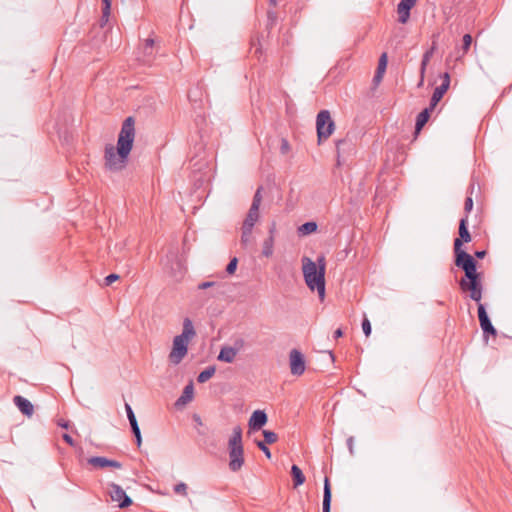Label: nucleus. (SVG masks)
<instances>
[{
  "label": "nucleus",
  "mask_w": 512,
  "mask_h": 512,
  "mask_svg": "<svg viewBox=\"0 0 512 512\" xmlns=\"http://www.w3.org/2000/svg\"><path fill=\"white\" fill-rule=\"evenodd\" d=\"M135 119L127 117L121 126L116 146L105 147V166L111 171L123 170L127 163L135 140Z\"/></svg>",
  "instance_id": "f257e3e1"
},
{
  "label": "nucleus",
  "mask_w": 512,
  "mask_h": 512,
  "mask_svg": "<svg viewBox=\"0 0 512 512\" xmlns=\"http://www.w3.org/2000/svg\"><path fill=\"white\" fill-rule=\"evenodd\" d=\"M455 265L465 273V277L459 281L461 290L469 292V297L479 304L482 299L483 286L481 273L477 272L476 260L459 261Z\"/></svg>",
  "instance_id": "f03ea898"
},
{
  "label": "nucleus",
  "mask_w": 512,
  "mask_h": 512,
  "mask_svg": "<svg viewBox=\"0 0 512 512\" xmlns=\"http://www.w3.org/2000/svg\"><path fill=\"white\" fill-rule=\"evenodd\" d=\"M196 336L193 323L190 318H184L181 334L173 339L172 349L169 353V361L178 365L187 355L188 344Z\"/></svg>",
  "instance_id": "7ed1b4c3"
},
{
  "label": "nucleus",
  "mask_w": 512,
  "mask_h": 512,
  "mask_svg": "<svg viewBox=\"0 0 512 512\" xmlns=\"http://www.w3.org/2000/svg\"><path fill=\"white\" fill-rule=\"evenodd\" d=\"M302 271L305 283L311 291H317L321 301L325 298V274L323 268L317 269L315 261L309 257L302 258Z\"/></svg>",
  "instance_id": "20e7f679"
},
{
  "label": "nucleus",
  "mask_w": 512,
  "mask_h": 512,
  "mask_svg": "<svg viewBox=\"0 0 512 512\" xmlns=\"http://www.w3.org/2000/svg\"><path fill=\"white\" fill-rule=\"evenodd\" d=\"M229 469L233 472L239 471L244 464V449L242 444V429L240 426L233 428L232 435L228 441Z\"/></svg>",
  "instance_id": "39448f33"
},
{
  "label": "nucleus",
  "mask_w": 512,
  "mask_h": 512,
  "mask_svg": "<svg viewBox=\"0 0 512 512\" xmlns=\"http://www.w3.org/2000/svg\"><path fill=\"white\" fill-rule=\"evenodd\" d=\"M458 233L459 237L454 240L455 263H459V261L475 260L469 253L462 249L463 243H468L472 239L468 230L467 215L460 219Z\"/></svg>",
  "instance_id": "423d86ee"
},
{
  "label": "nucleus",
  "mask_w": 512,
  "mask_h": 512,
  "mask_svg": "<svg viewBox=\"0 0 512 512\" xmlns=\"http://www.w3.org/2000/svg\"><path fill=\"white\" fill-rule=\"evenodd\" d=\"M318 144L327 140L335 130V123L328 110H321L316 117Z\"/></svg>",
  "instance_id": "0eeeda50"
},
{
  "label": "nucleus",
  "mask_w": 512,
  "mask_h": 512,
  "mask_svg": "<svg viewBox=\"0 0 512 512\" xmlns=\"http://www.w3.org/2000/svg\"><path fill=\"white\" fill-rule=\"evenodd\" d=\"M109 494L112 501L117 502L120 508L129 507L132 504V499L126 494L122 487L118 484H109Z\"/></svg>",
  "instance_id": "6e6552de"
},
{
  "label": "nucleus",
  "mask_w": 512,
  "mask_h": 512,
  "mask_svg": "<svg viewBox=\"0 0 512 512\" xmlns=\"http://www.w3.org/2000/svg\"><path fill=\"white\" fill-rule=\"evenodd\" d=\"M478 318L480 327L483 331V336L487 338V336L491 335L495 337L497 335V330L492 325L490 318L486 312L485 306L481 303L478 304Z\"/></svg>",
  "instance_id": "1a4fd4ad"
},
{
  "label": "nucleus",
  "mask_w": 512,
  "mask_h": 512,
  "mask_svg": "<svg viewBox=\"0 0 512 512\" xmlns=\"http://www.w3.org/2000/svg\"><path fill=\"white\" fill-rule=\"evenodd\" d=\"M290 370L292 375L300 376L305 371V360L303 354L297 350L292 349L289 354Z\"/></svg>",
  "instance_id": "9d476101"
},
{
  "label": "nucleus",
  "mask_w": 512,
  "mask_h": 512,
  "mask_svg": "<svg viewBox=\"0 0 512 512\" xmlns=\"http://www.w3.org/2000/svg\"><path fill=\"white\" fill-rule=\"evenodd\" d=\"M383 75H384V52L379 56V59H378V66H377L375 75L372 79V83H371V86H370V89L368 92L370 97L377 96V89L382 82Z\"/></svg>",
  "instance_id": "9b49d317"
},
{
  "label": "nucleus",
  "mask_w": 512,
  "mask_h": 512,
  "mask_svg": "<svg viewBox=\"0 0 512 512\" xmlns=\"http://www.w3.org/2000/svg\"><path fill=\"white\" fill-rule=\"evenodd\" d=\"M417 0H401L397 6L398 21L405 24L410 17V10L415 6Z\"/></svg>",
  "instance_id": "f8f14e48"
},
{
  "label": "nucleus",
  "mask_w": 512,
  "mask_h": 512,
  "mask_svg": "<svg viewBox=\"0 0 512 512\" xmlns=\"http://www.w3.org/2000/svg\"><path fill=\"white\" fill-rule=\"evenodd\" d=\"M88 463L95 468L112 467L120 469L122 464L116 460H110L102 456H94L88 459Z\"/></svg>",
  "instance_id": "ddd939ff"
},
{
  "label": "nucleus",
  "mask_w": 512,
  "mask_h": 512,
  "mask_svg": "<svg viewBox=\"0 0 512 512\" xmlns=\"http://www.w3.org/2000/svg\"><path fill=\"white\" fill-rule=\"evenodd\" d=\"M267 414L263 410H256L252 413L248 425L250 430H259L267 423Z\"/></svg>",
  "instance_id": "4468645a"
},
{
  "label": "nucleus",
  "mask_w": 512,
  "mask_h": 512,
  "mask_svg": "<svg viewBox=\"0 0 512 512\" xmlns=\"http://www.w3.org/2000/svg\"><path fill=\"white\" fill-rule=\"evenodd\" d=\"M238 351H239V347L224 346L221 348L217 358L219 361H223L226 363H232L235 360V358L238 354Z\"/></svg>",
  "instance_id": "2eb2a0df"
},
{
  "label": "nucleus",
  "mask_w": 512,
  "mask_h": 512,
  "mask_svg": "<svg viewBox=\"0 0 512 512\" xmlns=\"http://www.w3.org/2000/svg\"><path fill=\"white\" fill-rule=\"evenodd\" d=\"M331 500H332V492H331L330 480L328 477H325L324 488H323V503H322L323 512H330Z\"/></svg>",
  "instance_id": "dca6fc26"
},
{
  "label": "nucleus",
  "mask_w": 512,
  "mask_h": 512,
  "mask_svg": "<svg viewBox=\"0 0 512 512\" xmlns=\"http://www.w3.org/2000/svg\"><path fill=\"white\" fill-rule=\"evenodd\" d=\"M260 218L259 208L251 207L243 221L242 227L252 229Z\"/></svg>",
  "instance_id": "f3484780"
},
{
  "label": "nucleus",
  "mask_w": 512,
  "mask_h": 512,
  "mask_svg": "<svg viewBox=\"0 0 512 512\" xmlns=\"http://www.w3.org/2000/svg\"><path fill=\"white\" fill-rule=\"evenodd\" d=\"M14 403L24 415L31 416L33 414L34 408L28 399L18 395L14 397Z\"/></svg>",
  "instance_id": "a211bd4d"
},
{
  "label": "nucleus",
  "mask_w": 512,
  "mask_h": 512,
  "mask_svg": "<svg viewBox=\"0 0 512 512\" xmlns=\"http://www.w3.org/2000/svg\"><path fill=\"white\" fill-rule=\"evenodd\" d=\"M433 110H434V108L429 106L418 114L417 119H416V124H415L416 132H419L425 126V124L428 122V120L430 118V113Z\"/></svg>",
  "instance_id": "6ab92c4d"
},
{
  "label": "nucleus",
  "mask_w": 512,
  "mask_h": 512,
  "mask_svg": "<svg viewBox=\"0 0 512 512\" xmlns=\"http://www.w3.org/2000/svg\"><path fill=\"white\" fill-rule=\"evenodd\" d=\"M194 387L193 383H189L183 389L182 395L177 399L176 405H186L193 399Z\"/></svg>",
  "instance_id": "aec40b11"
},
{
  "label": "nucleus",
  "mask_w": 512,
  "mask_h": 512,
  "mask_svg": "<svg viewBox=\"0 0 512 512\" xmlns=\"http://www.w3.org/2000/svg\"><path fill=\"white\" fill-rule=\"evenodd\" d=\"M447 90L448 89H447L446 84H441L440 86L436 87L434 92H433V94H432L429 106L435 108V106L442 99V97L447 92Z\"/></svg>",
  "instance_id": "412c9836"
},
{
  "label": "nucleus",
  "mask_w": 512,
  "mask_h": 512,
  "mask_svg": "<svg viewBox=\"0 0 512 512\" xmlns=\"http://www.w3.org/2000/svg\"><path fill=\"white\" fill-rule=\"evenodd\" d=\"M291 476L293 479L294 487H298L305 482V476L302 472V470L297 465H292L291 467Z\"/></svg>",
  "instance_id": "4be33fe9"
},
{
  "label": "nucleus",
  "mask_w": 512,
  "mask_h": 512,
  "mask_svg": "<svg viewBox=\"0 0 512 512\" xmlns=\"http://www.w3.org/2000/svg\"><path fill=\"white\" fill-rule=\"evenodd\" d=\"M153 49H154V40L152 38H148L145 40L143 51H144V59L142 60L143 63L148 64L150 63L152 57H153Z\"/></svg>",
  "instance_id": "5701e85b"
},
{
  "label": "nucleus",
  "mask_w": 512,
  "mask_h": 512,
  "mask_svg": "<svg viewBox=\"0 0 512 512\" xmlns=\"http://www.w3.org/2000/svg\"><path fill=\"white\" fill-rule=\"evenodd\" d=\"M252 229L241 227V240L240 243L243 248H247L252 243Z\"/></svg>",
  "instance_id": "b1692460"
},
{
  "label": "nucleus",
  "mask_w": 512,
  "mask_h": 512,
  "mask_svg": "<svg viewBox=\"0 0 512 512\" xmlns=\"http://www.w3.org/2000/svg\"><path fill=\"white\" fill-rule=\"evenodd\" d=\"M317 230L316 222L310 221L302 224L298 228V233L301 235H309Z\"/></svg>",
  "instance_id": "393cba45"
},
{
  "label": "nucleus",
  "mask_w": 512,
  "mask_h": 512,
  "mask_svg": "<svg viewBox=\"0 0 512 512\" xmlns=\"http://www.w3.org/2000/svg\"><path fill=\"white\" fill-rule=\"evenodd\" d=\"M216 368L214 366H209L206 369H204L197 377V381L199 383H205L207 382L214 374H215Z\"/></svg>",
  "instance_id": "a878e982"
},
{
  "label": "nucleus",
  "mask_w": 512,
  "mask_h": 512,
  "mask_svg": "<svg viewBox=\"0 0 512 512\" xmlns=\"http://www.w3.org/2000/svg\"><path fill=\"white\" fill-rule=\"evenodd\" d=\"M274 251V239L272 237H267L263 242L262 255L265 257L272 256Z\"/></svg>",
  "instance_id": "bb28decb"
},
{
  "label": "nucleus",
  "mask_w": 512,
  "mask_h": 512,
  "mask_svg": "<svg viewBox=\"0 0 512 512\" xmlns=\"http://www.w3.org/2000/svg\"><path fill=\"white\" fill-rule=\"evenodd\" d=\"M111 2H112V0H102L103 8H102L101 26H103L109 19L110 12H111Z\"/></svg>",
  "instance_id": "cd10ccee"
},
{
  "label": "nucleus",
  "mask_w": 512,
  "mask_h": 512,
  "mask_svg": "<svg viewBox=\"0 0 512 512\" xmlns=\"http://www.w3.org/2000/svg\"><path fill=\"white\" fill-rule=\"evenodd\" d=\"M433 54V48L430 49L429 51H426L423 55V59H422V62H421V69H420V73H421V83L423 82V78H424V73H425V70H426V66L431 58Z\"/></svg>",
  "instance_id": "c85d7f7f"
},
{
  "label": "nucleus",
  "mask_w": 512,
  "mask_h": 512,
  "mask_svg": "<svg viewBox=\"0 0 512 512\" xmlns=\"http://www.w3.org/2000/svg\"><path fill=\"white\" fill-rule=\"evenodd\" d=\"M263 436L265 444H273L278 440V435L270 430H263Z\"/></svg>",
  "instance_id": "c756f323"
},
{
  "label": "nucleus",
  "mask_w": 512,
  "mask_h": 512,
  "mask_svg": "<svg viewBox=\"0 0 512 512\" xmlns=\"http://www.w3.org/2000/svg\"><path fill=\"white\" fill-rule=\"evenodd\" d=\"M262 202V187H259L253 197L251 207L260 208Z\"/></svg>",
  "instance_id": "7c9ffc66"
},
{
  "label": "nucleus",
  "mask_w": 512,
  "mask_h": 512,
  "mask_svg": "<svg viewBox=\"0 0 512 512\" xmlns=\"http://www.w3.org/2000/svg\"><path fill=\"white\" fill-rule=\"evenodd\" d=\"M471 43H472V36L470 34H465L463 36V45H462L463 54H466L468 52V50L470 49Z\"/></svg>",
  "instance_id": "2f4dec72"
},
{
  "label": "nucleus",
  "mask_w": 512,
  "mask_h": 512,
  "mask_svg": "<svg viewBox=\"0 0 512 512\" xmlns=\"http://www.w3.org/2000/svg\"><path fill=\"white\" fill-rule=\"evenodd\" d=\"M174 492L182 496H187V485L184 482L176 484L174 486Z\"/></svg>",
  "instance_id": "473e14b6"
},
{
  "label": "nucleus",
  "mask_w": 512,
  "mask_h": 512,
  "mask_svg": "<svg viewBox=\"0 0 512 512\" xmlns=\"http://www.w3.org/2000/svg\"><path fill=\"white\" fill-rule=\"evenodd\" d=\"M237 264H238V259L236 257L232 258L226 267L227 273L234 274V272L236 271V268H237Z\"/></svg>",
  "instance_id": "72a5a7b5"
},
{
  "label": "nucleus",
  "mask_w": 512,
  "mask_h": 512,
  "mask_svg": "<svg viewBox=\"0 0 512 512\" xmlns=\"http://www.w3.org/2000/svg\"><path fill=\"white\" fill-rule=\"evenodd\" d=\"M257 447L265 454V456L270 459L271 458V452L270 449L267 447V445L263 441H257L256 442Z\"/></svg>",
  "instance_id": "f704fd0d"
},
{
  "label": "nucleus",
  "mask_w": 512,
  "mask_h": 512,
  "mask_svg": "<svg viewBox=\"0 0 512 512\" xmlns=\"http://www.w3.org/2000/svg\"><path fill=\"white\" fill-rule=\"evenodd\" d=\"M472 209H473V199H472V197L468 196L464 202V211L467 216H468V213H470Z\"/></svg>",
  "instance_id": "c9c22d12"
},
{
  "label": "nucleus",
  "mask_w": 512,
  "mask_h": 512,
  "mask_svg": "<svg viewBox=\"0 0 512 512\" xmlns=\"http://www.w3.org/2000/svg\"><path fill=\"white\" fill-rule=\"evenodd\" d=\"M362 329H363L365 336L368 337L371 333V324L367 318H364L362 321Z\"/></svg>",
  "instance_id": "e433bc0d"
},
{
  "label": "nucleus",
  "mask_w": 512,
  "mask_h": 512,
  "mask_svg": "<svg viewBox=\"0 0 512 512\" xmlns=\"http://www.w3.org/2000/svg\"><path fill=\"white\" fill-rule=\"evenodd\" d=\"M125 410L127 413L129 423L134 422V420H136V417H135V414H134L131 406L128 403H125Z\"/></svg>",
  "instance_id": "4c0bfd02"
},
{
  "label": "nucleus",
  "mask_w": 512,
  "mask_h": 512,
  "mask_svg": "<svg viewBox=\"0 0 512 512\" xmlns=\"http://www.w3.org/2000/svg\"><path fill=\"white\" fill-rule=\"evenodd\" d=\"M118 279H119V275L113 273V274H109L108 276H106L104 279V282H105L106 286H109Z\"/></svg>",
  "instance_id": "58836bf2"
},
{
  "label": "nucleus",
  "mask_w": 512,
  "mask_h": 512,
  "mask_svg": "<svg viewBox=\"0 0 512 512\" xmlns=\"http://www.w3.org/2000/svg\"><path fill=\"white\" fill-rule=\"evenodd\" d=\"M315 263L317 264L318 270H321V268H323L324 272L326 271V261L323 255L319 256Z\"/></svg>",
  "instance_id": "ea45409f"
},
{
  "label": "nucleus",
  "mask_w": 512,
  "mask_h": 512,
  "mask_svg": "<svg viewBox=\"0 0 512 512\" xmlns=\"http://www.w3.org/2000/svg\"><path fill=\"white\" fill-rule=\"evenodd\" d=\"M290 150L289 142L286 139H282L280 151L282 154H287Z\"/></svg>",
  "instance_id": "a19ab883"
},
{
  "label": "nucleus",
  "mask_w": 512,
  "mask_h": 512,
  "mask_svg": "<svg viewBox=\"0 0 512 512\" xmlns=\"http://www.w3.org/2000/svg\"><path fill=\"white\" fill-rule=\"evenodd\" d=\"M216 285V282L214 281H207V282H202L198 285V289L200 290H204V289H207V288H210V287H213Z\"/></svg>",
  "instance_id": "79ce46f5"
},
{
  "label": "nucleus",
  "mask_w": 512,
  "mask_h": 512,
  "mask_svg": "<svg viewBox=\"0 0 512 512\" xmlns=\"http://www.w3.org/2000/svg\"><path fill=\"white\" fill-rule=\"evenodd\" d=\"M130 426H131L132 433H133L134 435L141 434V432H140V428H139V426H138V422H137V420H134V422H131V423H130Z\"/></svg>",
  "instance_id": "37998d69"
},
{
  "label": "nucleus",
  "mask_w": 512,
  "mask_h": 512,
  "mask_svg": "<svg viewBox=\"0 0 512 512\" xmlns=\"http://www.w3.org/2000/svg\"><path fill=\"white\" fill-rule=\"evenodd\" d=\"M62 437L67 444H69L72 447L75 446V442L69 434L64 433Z\"/></svg>",
  "instance_id": "c03bdc74"
},
{
  "label": "nucleus",
  "mask_w": 512,
  "mask_h": 512,
  "mask_svg": "<svg viewBox=\"0 0 512 512\" xmlns=\"http://www.w3.org/2000/svg\"><path fill=\"white\" fill-rule=\"evenodd\" d=\"M275 234H276V223L272 222V224L269 227V236L268 237H272V239H275Z\"/></svg>",
  "instance_id": "a18cd8bd"
},
{
  "label": "nucleus",
  "mask_w": 512,
  "mask_h": 512,
  "mask_svg": "<svg viewBox=\"0 0 512 512\" xmlns=\"http://www.w3.org/2000/svg\"><path fill=\"white\" fill-rule=\"evenodd\" d=\"M346 144V140L344 139H341V140H338L336 141V150H337V156L338 158L340 157V149H341V146Z\"/></svg>",
  "instance_id": "49530a36"
},
{
  "label": "nucleus",
  "mask_w": 512,
  "mask_h": 512,
  "mask_svg": "<svg viewBox=\"0 0 512 512\" xmlns=\"http://www.w3.org/2000/svg\"><path fill=\"white\" fill-rule=\"evenodd\" d=\"M442 78H443V81H442V83H441V84H446L447 89H448V88H449V85H450V76H449V74H448L447 72H445V73L443 74Z\"/></svg>",
  "instance_id": "de8ad7c7"
},
{
  "label": "nucleus",
  "mask_w": 512,
  "mask_h": 512,
  "mask_svg": "<svg viewBox=\"0 0 512 512\" xmlns=\"http://www.w3.org/2000/svg\"><path fill=\"white\" fill-rule=\"evenodd\" d=\"M347 445L349 447L350 453H353V437H349L347 439Z\"/></svg>",
  "instance_id": "09e8293b"
},
{
  "label": "nucleus",
  "mask_w": 512,
  "mask_h": 512,
  "mask_svg": "<svg viewBox=\"0 0 512 512\" xmlns=\"http://www.w3.org/2000/svg\"><path fill=\"white\" fill-rule=\"evenodd\" d=\"M342 336H343V331H342L341 328H338L337 330H335V332H334V338L335 339H338V338H340Z\"/></svg>",
  "instance_id": "8fccbe9b"
},
{
  "label": "nucleus",
  "mask_w": 512,
  "mask_h": 512,
  "mask_svg": "<svg viewBox=\"0 0 512 512\" xmlns=\"http://www.w3.org/2000/svg\"><path fill=\"white\" fill-rule=\"evenodd\" d=\"M485 255H486V251H484V250H482V251H476V252H475V256H476L477 258H479V259L484 258V257H485Z\"/></svg>",
  "instance_id": "3c124183"
},
{
  "label": "nucleus",
  "mask_w": 512,
  "mask_h": 512,
  "mask_svg": "<svg viewBox=\"0 0 512 512\" xmlns=\"http://www.w3.org/2000/svg\"><path fill=\"white\" fill-rule=\"evenodd\" d=\"M58 425H59L60 427H62V428H65V429H68V427H69V423H68V422H66V421H64V420H60V421L58 422Z\"/></svg>",
  "instance_id": "603ef678"
},
{
  "label": "nucleus",
  "mask_w": 512,
  "mask_h": 512,
  "mask_svg": "<svg viewBox=\"0 0 512 512\" xmlns=\"http://www.w3.org/2000/svg\"><path fill=\"white\" fill-rule=\"evenodd\" d=\"M135 438H136V444L138 447L141 446V443H142V437H141V434H138V435H134Z\"/></svg>",
  "instance_id": "864d4df0"
},
{
  "label": "nucleus",
  "mask_w": 512,
  "mask_h": 512,
  "mask_svg": "<svg viewBox=\"0 0 512 512\" xmlns=\"http://www.w3.org/2000/svg\"><path fill=\"white\" fill-rule=\"evenodd\" d=\"M270 4L272 6H276L277 5V0H269Z\"/></svg>",
  "instance_id": "5fc2aeb1"
},
{
  "label": "nucleus",
  "mask_w": 512,
  "mask_h": 512,
  "mask_svg": "<svg viewBox=\"0 0 512 512\" xmlns=\"http://www.w3.org/2000/svg\"><path fill=\"white\" fill-rule=\"evenodd\" d=\"M238 343H240V346H241L243 343V340L237 341L235 344H238Z\"/></svg>",
  "instance_id": "6e6d98bb"
}]
</instances>
